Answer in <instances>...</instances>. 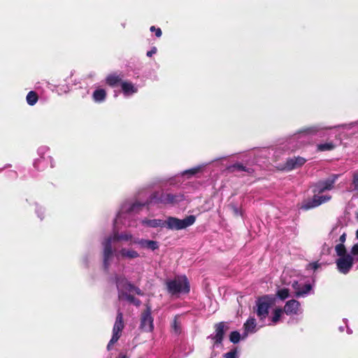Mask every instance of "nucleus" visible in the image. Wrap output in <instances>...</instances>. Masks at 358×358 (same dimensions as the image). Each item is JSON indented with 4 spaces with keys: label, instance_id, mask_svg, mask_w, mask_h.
<instances>
[{
    "label": "nucleus",
    "instance_id": "dca6fc26",
    "mask_svg": "<svg viewBox=\"0 0 358 358\" xmlns=\"http://www.w3.org/2000/svg\"><path fill=\"white\" fill-rule=\"evenodd\" d=\"M306 162V159L301 157L289 158L287 159L285 166L283 167V169L287 171L295 169L303 165Z\"/></svg>",
    "mask_w": 358,
    "mask_h": 358
},
{
    "label": "nucleus",
    "instance_id": "f704fd0d",
    "mask_svg": "<svg viewBox=\"0 0 358 358\" xmlns=\"http://www.w3.org/2000/svg\"><path fill=\"white\" fill-rule=\"evenodd\" d=\"M232 209H233V211L235 215H238L241 214L239 209L237 207H236L235 206H232Z\"/></svg>",
    "mask_w": 358,
    "mask_h": 358
},
{
    "label": "nucleus",
    "instance_id": "58836bf2",
    "mask_svg": "<svg viewBox=\"0 0 358 358\" xmlns=\"http://www.w3.org/2000/svg\"><path fill=\"white\" fill-rule=\"evenodd\" d=\"M348 334H351L352 333L351 330L349 328H348Z\"/></svg>",
    "mask_w": 358,
    "mask_h": 358
},
{
    "label": "nucleus",
    "instance_id": "1a4fd4ad",
    "mask_svg": "<svg viewBox=\"0 0 358 358\" xmlns=\"http://www.w3.org/2000/svg\"><path fill=\"white\" fill-rule=\"evenodd\" d=\"M124 325L123 322V314L122 312L118 310L113 329V336L107 345L108 350H110L112 345H114L118 341L122 334V331L124 329Z\"/></svg>",
    "mask_w": 358,
    "mask_h": 358
},
{
    "label": "nucleus",
    "instance_id": "0eeeda50",
    "mask_svg": "<svg viewBox=\"0 0 358 358\" xmlns=\"http://www.w3.org/2000/svg\"><path fill=\"white\" fill-rule=\"evenodd\" d=\"M166 285L171 294H187L189 292V284L185 275L176 276L168 280Z\"/></svg>",
    "mask_w": 358,
    "mask_h": 358
},
{
    "label": "nucleus",
    "instance_id": "393cba45",
    "mask_svg": "<svg viewBox=\"0 0 358 358\" xmlns=\"http://www.w3.org/2000/svg\"><path fill=\"white\" fill-rule=\"evenodd\" d=\"M335 148V145L333 143H324L317 145V150L319 151H329Z\"/></svg>",
    "mask_w": 358,
    "mask_h": 358
},
{
    "label": "nucleus",
    "instance_id": "7c9ffc66",
    "mask_svg": "<svg viewBox=\"0 0 358 358\" xmlns=\"http://www.w3.org/2000/svg\"><path fill=\"white\" fill-rule=\"evenodd\" d=\"M199 170V168L197 167V168H193V169H189V170H187L183 172V175H190V176H192V175H194L195 173H196Z\"/></svg>",
    "mask_w": 358,
    "mask_h": 358
},
{
    "label": "nucleus",
    "instance_id": "473e14b6",
    "mask_svg": "<svg viewBox=\"0 0 358 358\" xmlns=\"http://www.w3.org/2000/svg\"><path fill=\"white\" fill-rule=\"evenodd\" d=\"M150 31L152 32H155L157 37H160L162 36V30L159 28H156L154 26L150 27Z\"/></svg>",
    "mask_w": 358,
    "mask_h": 358
},
{
    "label": "nucleus",
    "instance_id": "2eb2a0df",
    "mask_svg": "<svg viewBox=\"0 0 358 358\" xmlns=\"http://www.w3.org/2000/svg\"><path fill=\"white\" fill-rule=\"evenodd\" d=\"M284 311L287 315H297L302 313L300 303L295 300L292 299L285 303L284 306Z\"/></svg>",
    "mask_w": 358,
    "mask_h": 358
},
{
    "label": "nucleus",
    "instance_id": "5701e85b",
    "mask_svg": "<svg viewBox=\"0 0 358 358\" xmlns=\"http://www.w3.org/2000/svg\"><path fill=\"white\" fill-rule=\"evenodd\" d=\"M38 97L37 94L34 91L29 92L26 97L27 102L30 106L35 105L38 101Z\"/></svg>",
    "mask_w": 358,
    "mask_h": 358
},
{
    "label": "nucleus",
    "instance_id": "cd10ccee",
    "mask_svg": "<svg viewBox=\"0 0 358 358\" xmlns=\"http://www.w3.org/2000/svg\"><path fill=\"white\" fill-rule=\"evenodd\" d=\"M352 191H355L358 193V170L355 171L352 175Z\"/></svg>",
    "mask_w": 358,
    "mask_h": 358
},
{
    "label": "nucleus",
    "instance_id": "a211bd4d",
    "mask_svg": "<svg viewBox=\"0 0 358 358\" xmlns=\"http://www.w3.org/2000/svg\"><path fill=\"white\" fill-rule=\"evenodd\" d=\"M121 87L125 96H129L138 92V87L131 82L122 81L121 83Z\"/></svg>",
    "mask_w": 358,
    "mask_h": 358
},
{
    "label": "nucleus",
    "instance_id": "b1692460",
    "mask_svg": "<svg viewBox=\"0 0 358 358\" xmlns=\"http://www.w3.org/2000/svg\"><path fill=\"white\" fill-rule=\"evenodd\" d=\"M231 169H232L234 171H245V172H247L248 174H251L253 172L252 169L246 167L239 163L234 164L231 167Z\"/></svg>",
    "mask_w": 358,
    "mask_h": 358
},
{
    "label": "nucleus",
    "instance_id": "a19ab883",
    "mask_svg": "<svg viewBox=\"0 0 358 358\" xmlns=\"http://www.w3.org/2000/svg\"><path fill=\"white\" fill-rule=\"evenodd\" d=\"M123 358H124V357H123Z\"/></svg>",
    "mask_w": 358,
    "mask_h": 358
},
{
    "label": "nucleus",
    "instance_id": "ddd939ff",
    "mask_svg": "<svg viewBox=\"0 0 358 358\" xmlns=\"http://www.w3.org/2000/svg\"><path fill=\"white\" fill-rule=\"evenodd\" d=\"M114 256V254H113ZM115 256L118 259L132 260L140 257L139 253L131 248H121L116 250Z\"/></svg>",
    "mask_w": 358,
    "mask_h": 358
},
{
    "label": "nucleus",
    "instance_id": "f8f14e48",
    "mask_svg": "<svg viewBox=\"0 0 358 358\" xmlns=\"http://www.w3.org/2000/svg\"><path fill=\"white\" fill-rule=\"evenodd\" d=\"M115 282L117 288L120 293H122L123 290H125L129 292H135L138 295H143L141 290L131 284L124 276H117L115 278Z\"/></svg>",
    "mask_w": 358,
    "mask_h": 358
},
{
    "label": "nucleus",
    "instance_id": "7ed1b4c3",
    "mask_svg": "<svg viewBox=\"0 0 358 358\" xmlns=\"http://www.w3.org/2000/svg\"><path fill=\"white\" fill-rule=\"evenodd\" d=\"M196 221L194 215H189L184 219L168 217L166 220L161 219L142 220V224L151 228L166 227L170 230H182L192 226Z\"/></svg>",
    "mask_w": 358,
    "mask_h": 358
},
{
    "label": "nucleus",
    "instance_id": "423d86ee",
    "mask_svg": "<svg viewBox=\"0 0 358 358\" xmlns=\"http://www.w3.org/2000/svg\"><path fill=\"white\" fill-rule=\"evenodd\" d=\"M287 273L284 272L282 275V281L284 284L286 285H292V287L294 289V296L297 298L300 297H306L308 296L311 289L312 286L309 283H306L303 280H288L287 279Z\"/></svg>",
    "mask_w": 358,
    "mask_h": 358
},
{
    "label": "nucleus",
    "instance_id": "20e7f679",
    "mask_svg": "<svg viewBox=\"0 0 358 358\" xmlns=\"http://www.w3.org/2000/svg\"><path fill=\"white\" fill-rule=\"evenodd\" d=\"M338 177V175H334L325 180L318 182L315 185L313 189L314 196L313 199L310 201L303 203L301 208L305 210H308L329 201L331 196L320 194L326 190L331 189Z\"/></svg>",
    "mask_w": 358,
    "mask_h": 358
},
{
    "label": "nucleus",
    "instance_id": "a878e982",
    "mask_svg": "<svg viewBox=\"0 0 358 358\" xmlns=\"http://www.w3.org/2000/svg\"><path fill=\"white\" fill-rule=\"evenodd\" d=\"M276 295L280 299L285 300L289 296V291L287 288L283 287L278 290Z\"/></svg>",
    "mask_w": 358,
    "mask_h": 358
},
{
    "label": "nucleus",
    "instance_id": "72a5a7b5",
    "mask_svg": "<svg viewBox=\"0 0 358 358\" xmlns=\"http://www.w3.org/2000/svg\"><path fill=\"white\" fill-rule=\"evenodd\" d=\"M156 52H157V48H153L150 51H148L147 52V56L148 57H152V55L155 54Z\"/></svg>",
    "mask_w": 358,
    "mask_h": 358
},
{
    "label": "nucleus",
    "instance_id": "aec40b11",
    "mask_svg": "<svg viewBox=\"0 0 358 358\" xmlns=\"http://www.w3.org/2000/svg\"><path fill=\"white\" fill-rule=\"evenodd\" d=\"M106 83L111 86L115 87L122 82V76L116 73H112L108 75L106 78Z\"/></svg>",
    "mask_w": 358,
    "mask_h": 358
},
{
    "label": "nucleus",
    "instance_id": "2f4dec72",
    "mask_svg": "<svg viewBox=\"0 0 358 358\" xmlns=\"http://www.w3.org/2000/svg\"><path fill=\"white\" fill-rule=\"evenodd\" d=\"M223 358H237L236 351L234 350L226 353Z\"/></svg>",
    "mask_w": 358,
    "mask_h": 358
},
{
    "label": "nucleus",
    "instance_id": "c85d7f7f",
    "mask_svg": "<svg viewBox=\"0 0 358 358\" xmlns=\"http://www.w3.org/2000/svg\"><path fill=\"white\" fill-rule=\"evenodd\" d=\"M179 316L176 315L175 316L173 324H172V329L175 334H179L180 332V323L178 321Z\"/></svg>",
    "mask_w": 358,
    "mask_h": 358
},
{
    "label": "nucleus",
    "instance_id": "412c9836",
    "mask_svg": "<svg viewBox=\"0 0 358 358\" xmlns=\"http://www.w3.org/2000/svg\"><path fill=\"white\" fill-rule=\"evenodd\" d=\"M119 292V299H125L130 302L131 303H133L136 306H139L141 305L140 300L136 299L134 296L127 294V291L123 290L122 293Z\"/></svg>",
    "mask_w": 358,
    "mask_h": 358
},
{
    "label": "nucleus",
    "instance_id": "f257e3e1",
    "mask_svg": "<svg viewBox=\"0 0 358 358\" xmlns=\"http://www.w3.org/2000/svg\"><path fill=\"white\" fill-rule=\"evenodd\" d=\"M144 204L139 202L131 203L130 201H125L121 207L120 212L118 213L115 221L113 231L111 236L106 238L102 241L103 250V267L106 270H108L111 262L113 259V250L112 248V242H129V245L135 244V240L138 238L134 237L129 232H119L120 227L119 223H122L125 227H129L133 226V224L130 222V218L133 215L141 208Z\"/></svg>",
    "mask_w": 358,
    "mask_h": 358
},
{
    "label": "nucleus",
    "instance_id": "4468645a",
    "mask_svg": "<svg viewBox=\"0 0 358 358\" xmlns=\"http://www.w3.org/2000/svg\"><path fill=\"white\" fill-rule=\"evenodd\" d=\"M180 199L181 196L171 194H161L160 196H158V194H154L151 198L150 203L157 202L164 204L174 203L179 201Z\"/></svg>",
    "mask_w": 358,
    "mask_h": 358
},
{
    "label": "nucleus",
    "instance_id": "f3484780",
    "mask_svg": "<svg viewBox=\"0 0 358 358\" xmlns=\"http://www.w3.org/2000/svg\"><path fill=\"white\" fill-rule=\"evenodd\" d=\"M134 241L135 244L138 245L139 247L143 249H149L153 251L159 248V244L155 241L138 238L137 240H135Z\"/></svg>",
    "mask_w": 358,
    "mask_h": 358
},
{
    "label": "nucleus",
    "instance_id": "39448f33",
    "mask_svg": "<svg viewBox=\"0 0 358 358\" xmlns=\"http://www.w3.org/2000/svg\"><path fill=\"white\" fill-rule=\"evenodd\" d=\"M225 324L224 322H220L215 324V333L208 337V340L212 345L211 358L216 357L222 350V340L224 334Z\"/></svg>",
    "mask_w": 358,
    "mask_h": 358
},
{
    "label": "nucleus",
    "instance_id": "4be33fe9",
    "mask_svg": "<svg viewBox=\"0 0 358 358\" xmlns=\"http://www.w3.org/2000/svg\"><path fill=\"white\" fill-rule=\"evenodd\" d=\"M106 92L103 89L96 90L92 94V97L96 102H102L105 100Z\"/></svg>",
    "mask_w": 358,
    "mask_h": 358
},
{
    "label": "nucleus",
    "instance_id": "6ab92c4d",
    "mask_svg": "<svg viewBox=\"0 0 358 358\" xmlns=\"http://www.w3.org/2000/svg\"><path fill=\"white\" fill-rule=\"evenodd\" d=\"M245 332L243 338H245L248 334L256 331V322L254 318H249L244 324Z\"/></svg>",
    "mask_w": 358,
    "mask_h": 358
},
{
    "label": "nucleus",
    "instance_id": "c9c22d12",
    "mask_svg": "<svg viewBox=\"0 0 358 358\" xmlns=\"http://www.w3.org/2000/svg\"><path fill=\"white\" fill-rule=\"evenodd\" d=\"M309 266H310L311 268H313V269L315 270V269L317 268V263H315H315H313V264H310Z\"/></svg>",
    "mask_w": 358,
    "mask_h": 358
},
{
    "label": "nucleus",
    "instance_id": "9d476101",
    "mask_svg": "<svg viewBox=\"0 0 358 358\" xmlns=\"http://www.w3.org/2000/svg\"><path fill=\"white\" fill-rule=\"evenodd\" d=\"M323 129L324 127H322L319 125L306 127L297 134H294L290 141L291 142L297 141L300 144H302L309 140V136L314 135L320 130Z\"/></svg>",
    "mask_w": 358,
    "mask_h": 358
},
{
    "label": "nucleus",
    "instance_id": "9b49d317",
    "mask_svg": "<svg viewBox=\"0 0 358 358\" xmlns=\"http://www.w3.org/2000/svg\"><path fill=\"white\" fill-rule=\"evenodd\" d=\"M151 313V307L147 305L146 309L141 314L140 324L141 329L146 332H151L154 329V319Z\"/></svg>",
    "mask_w": 358,
    "mask_h": 358
},
{
    "label": "nucleus",
    "instance_id": "e433bc0d",
    "mask_svg": "<svg viewBox=\"0 0 358 358\" xmlns=\"http://www.w3.org/2000/svg\"><path fill=\"white\" fill-rule=\"evenodd\" d=\"M43 208L42 207H40L38 208L37 210H36V213H38V215L40 217V213H41V211H43Z\"/></svg>",
    "mask_w": 358,
    "mask_h": 358
},
{
    "label": "nucleus",
    "instance_id": "4c0bfd02",
    "mask_svg": "<svg viewBox=\"0 0 358 358\" xmlns=\"http://www.w3.org/2000/svg\"><path fill=\"white\" fill-rule=\"evenodd\" d=\"M356 236H357V238L358 239V230L356 232ZM355 245H358V242L357 243H355Z\"/></svg>",
    "mask_w": 358,
    "mask_h": 358
},
{
    "label": "nucleus",
    "instance_id": "c756f323",
    "mask_svg": "<svg viewBox=\"0 0 358 358\" xmlns=\"http://www.w3.org/2000/svg\"><path fill=\"white\" fill-rule=\"evenodd\" d=\"M230 341L233 343H237L241 339V334L239 332L235 331H232L230 334Z\"/></svg>",
    "mask_w": 358,
    "mask_h": 358
},
{
    "label": "nucleus",
    "instance_id": "6e6552de",
    "mask_svg": "<svg viewBox=\"0 0 358 358\" xmlns=\"http://www.w3.org/2000/svg\"><path fill=\"white\" fill-rule=\"evenodd\" d=\"M274 303V298L271 296H264L257 301V314L260 320L265 319L268 314V310Z\"/></svg>",
    "mask_w": 358,
    "mask_h": 358
},
{
    "label": "nucleus",
    "instance_id": "ea45409f",
    "mask_svg": "<svg viewBox=\"0 0 358 358\" xmlns=\"http://www.w3.org/2000/svg\"><path fill=\"white\" fill-rule=\"evenodd\" d=\"M339 329H340V331H343V328L342 327H341Z\"/></svg>",
    "mask_w": 358,
    "mask_h": 358
},
{
    "label": "nucleus",
    "instance_id": "bb28decb",
    "mask_svg": "<svg viewBox=\"0 0 358 358\" xmlns=\"http://www.w3.org/2000/svg\"><path fill=\"white\" fill-rule=\"evenodd\" d=\"M282 312L283 311L281 308L275 309V310L273 312V315L271 318L272 324H275L280 320V318L282 316Z\"/></svg>",
    "mask_w": 358,
    "mask_h": 358
},
{
    "label": "nucleus",
    "instance_id": "f03ea898",
    "mask_svg": "<svg viewBox=\"0 0 358 358\" xmlns=\"http://www.w3.org/2000/svg\"><path fill=\"white\" fill-rule=\"evenodd\" d=\"M330 236L332 239L339 236L338 240H335L336 242H340L335 246V251L338 257L336 261L338 271L343 274H347L353 266H355L356 268L358 269V245H354L350 252H347L343 245L346 239V232L341 225L335 226L330 232Z\"/></svg>",
    "mask_w": 358,
    "mask_h": 358
}]
</instances>
